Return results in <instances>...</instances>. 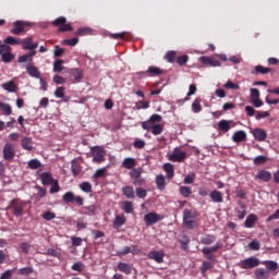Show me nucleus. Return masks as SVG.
<instances>
[{"instance_id":"15","label":"nucleus","mask_w":279,"mask_h":279,"mask_svg":"<svg viewBox=\"0 0 279 279\" xmlns=\"http://www.w3.org/2000/svg\"><path fill=\"white\" fill-rule=\"evenodd\" d=\"M148 258L155 260V263H163L165 260V252L163 251H151L148 254Z\"/></svg>"},{"instance_id":"48","label":"nucleus","mask_w":279,"mask_h":279,"mask_svg":"<svg viewBox=\"0 0 279 279\" xmlns=\"http://www.w3.org/2000/svg\"><path fill=\"white\" fill-rule=\"evenodd\" d=\"M71 171L74 178H77V175H80V173L82 172V169L80 168V165H77V162L72 161Z\"/></svg>"},{"instance_id":"51","label":"nucleus","mask_w":279,"mask_h":279,"mask_svg":"<svg viewBox=\"0 0 279 279\" xmlns=\"http://www.w3.org/2000/svg\"><path fill=\"white\" fill-rule=\"evenodd\" d=\"M106 171H108V168H100L98 170H96V172L94 173L93 178L95 180H99V178H104V175H106Z\"/></svg>"},{"instance_id":"2","label":"nucleus","mask_w":279,"mask_h":279,"mask_svg":"<svg viewBox=\"0 0 279 279\" xmlns=\"http://www.w3.org/2000/svg\"><path fill=\"white\" fill-rule=\"evenodd\" d=\"M134 186H145L147 182L143 178V168H135L129 172Z\"/></svg>"},{"instance_id":"20","label":"nucleus","mask_w":279,"mask_h":279,"mask_svg":"<svg viewBox=\"0 0 279 279\" xmlns=\"http://www.w3.org/2000/svg\"><path fill=\"white\" fill-rule=\"evenodd\" d=\"M254 276L256 279H269L270 272L269 270H265V268H257Z\"/></svg>"},{"instance_id":"23","label":"nucleus","mask_w":279,"mask_h":279,"mask_svg":"<svg viewBox=\"0 0 279 279\" xmlns=\"http://www.w3.org/2000/svg\"><path fill=\"white\" fill-rule=\"evenodd\" d=\"M247 138V133L245 131H238L232 135V141L234 143H243Z\"/></svg>"},{"instance_id":"28","label":"nucleus","mask_w":279,"mask_h":279,"mask_svg":"<svg viewBox=\"0 0 279 279\" xmlns=\"http://www.w3.org/2000/svg\"><path fill=\"white\" fill-rule=\"evenodd\" d=\"M256 215L250 214L244 221L245 228H254V226L256 225Z\"/></svg>"},{"instance_id":"3","label":"nucleus","mask_w":279,"mask_h":279,"mask_svg":"<svg viewBox=\"0 0 279 279\" xmlns=\"http://www.w3.org/2000/svg\"><path fill=\"white\" fill-rule=\"evenodd\" d=\"M16 157V149L14 148V144L8 142L4 144L2 148V158L8 162H12Z\"/></svg>"},{"instance_id":"46","label":"nucleus","mask_w":279,"mask_h":279,"mask_svg":"<svg viewBox=\"0 0 279 279\" xmlns=\"http://www.w3.org/2000/svg\"><path fill=\"white\" fill-rule=\"evenodd\" d=\"M2 58V62H4L5 64L12 62V60H14V53L8 51L1 54Z\"/></svg>"},{"instance_id":"26","label":"nucleus","mask_w":279,"mask_h":279,"mask_svg":"<svg viewBox=\"0 0 279 279\" xmlns=\"http://www.w3.org/2000/svg\"><path fill=\"white\" fill-rule=\"evenodd\" d=\"M163 171H166L168 180H173V177L175 175V169L173 168V165L165 163Z\"/></svg>"},{"instance_id":"10","label":"nucleus","mask_w":279,"mask_h":279,"mask_svg":"<svg viewBox=\"0 0 279 279\" xmlns=\"http://www.w3.org/2000/svg\"><path fill=\"white\" fill-rule=\"evenodd\" d=\"M195 216L190 209H184L183 211V223L187 230H193L195 228Z\"/></svg>"},{"instance_id":"21","label":"nucleus","mask_w":279,"mask_h":279,"mask_svg":"<svg viewBox=\"0 0 279 279\" xmlns=\"http://www.w3.org/2000/svg\"><path fill=\"white\" fill-rule=\"evenodd\" d=\"M122 167L124 169H135L134 167H136V159L132 158V157H126L124 158V160L122 161Z\"/></svg>"},{"instance_id":"60","label":"nucleus","mask_w":279,"mask_h":279,"mask_svg":"<svg viewBox=\"0 0 279 279\" xmlns=\"http://www.w3.org/2000/svg\"><path fill=\"white\" fill-rule=\"evenodd\" d=\"M66 90V88L64 86L58 87L54 90V96L57 97V99H62V97H64V92Z\"/></svg>"},{"instance_id":"49","label":"nucleus","mask_w":279,"mask_h":279,"mask_svg":"<svg viewBox=\"0 0 279 279\" xmlns=\"http://www.w3.org/2000/svg\"><path fill=\"white\" fill-rule=\"evenodd\" d=\"M255 73H259L260 75H267V73H271V69L265 68L263 65L255 66Z\"/></svg>"},{"instance_id":"61","label":"nucleus","mask_w":279,"mask_h":279,"mask_svg":"<svg viewBox=\"0 0 279 279\" xmlns=\"http://www.w3.org/2000/svg\"><path fill=\"white\" fill-rule=\"evenodd\" d=\"M248 247L250 250L258 252V250H260V242H258L257 240H253L252 242L248 243Z\"/></svg>"},{"instance_id":"53","label":"nucleus","mask_w":279,"mask_h":279,"mask_svg":"<svg viewBox=\"0 0 279 279\" xmlns=\"http://www.w3.org/2000/svg\"><path fill=\"white\" fill-rule=\"evenodd\" d=\"M86 268V266H84V264L82 262H78V263H74L72 266H71V269L72 271H84V269Z\"/></svg>"},{"instance_id":"6","label":"nucleus","mask_w":279,"mask_h":279,"mask_svg":"<svg viewBox=\"0 0 279 279\" xmlns=\"http://www.w3.org/2000/svg\"><path fill=\"white\" fill-rule=\"evenodd\" d=\"M29 23L28 22H24V21H15L13 23V27L11 28V34H13L14 36H21V34H23V32L27 31V27H29Z\"/></svg>"},{"instance_id":"43","label":"nucleus","mask_w":279,"mask_h":279,"mask_svg":"<svg viewBox=\"0 0 279 279\" xmlns=\"http://www.w3.org/2000/svg\"><path fill=\"white\" fill-rule=\"evenodd\" d=\"M78 187L83 193H93V184H90V182H82Z\"/></svg>"},{"instance_id":"8","label":"nucleus","mask_w":279,"mask_h":279,"mask_svg":"<svg viewBox=\"0 0 279 279\" xmlns=\"http://www.w3.org/2000/svg\"><path fill=\"white\" fill-rule=\"evenodd\" d=\"M62 201L65 204H73V202H75V204H77V206H84V198L82 196H75V193H73V192H66L62 196Z\"/></svg>"},{"instance_id":"31","label":"nucleus","mask_w":279,"mask_h":279,"mask_svg":"<svg viewBox=\"0 0 279 279\" xmlns=\"http://www.w3.org/2000/svg\"><path fill=\"white\" fill-rule=\"evenodd\" d=\"M2 88L4 90H8V93H16V83H14L13 81H9L7 83L2 84Z\"/></svg>"},{"instance_id":"9","label":"nucleus","mask_w":279,"mask_h":279,"mask_svg":"<svg viewBox=\"0 0 279 279\" xmlns=\"http://www.w3.org/2000/svg\"><path fill=\"white\" fill-rule=\"evenodd\" d=\"M52 25L54 27H59V32H73V26H71V24H66V17L64 16L57 17L52 22Z\"/></svg>"},{"instance_id":"22","label":"nucleus","mask_w":279,"mask_h":279,"mask_svg":"<svg viewBox=\"0 0 279 279\" xmlns=\"http://www.w3.org/2000/svg\"><path fill=\"white\" fill-rule=\"evenodd\" d=\"M22 144V148H24L26 151H32V149H34V142L32 140V137H24L21 141Z\"/></svg>"},{"instance_id":"56","label":"nucleus","mask_w":279,"mask_h":279,"mask_svg":"<svg viewBox=\"0 0 279 279\" xmlns=\"http://www.w3.org/2000/svg\"><path fill=\"white\" fill-rule=\"evenodd\" d=\"M20 276H29V274H34L33 267H24L19 269Z\"/></svg>"},{"instance_id":"64","label":"nucleus","mask_w":279,"mask_h":279,"mask_svg":"<svg viewBox=\"0 0 279 279\" xmlns=\"http://www.w3.org/2000/svg\"><path fill=\"white\" fill-rule=\"evenodd\" d=\"M87 34H90V28H88V27L78 28V29L75 32V35H76V36H86Z\"/></svg>"},{"instance_id":"33","label":"nucleus","mask_w":279,"mask_h":279,"mask_svg":"<svg viewBox=\"0 0 279 279\" xmlns=\"http://www.w3.org/2000/svg\"><path fill=\"white\" fill-rule=\"evenodd\" d=\"M239 206H240V208L242 209H236L235 208V213H236V215H238V218L239 219H245V216L247 215V211H245V203H243V202H239Z\"/></svg>"},{"instance_id":"38","label":"nucleus","mask_w":279,"mask_h":279,"mask_svg":"<svg viewBox=\"0 0 279 279\" xmlns=\"http://www.w3.org/2000/svg\"><path fill=\"white\" fill-rule=\"evenodd\" d=\"M40 167H43V163L38 159H31L27 162V168L28 169L36 170V169H40Z\"/></svg>"},{"instance_id":"36","label":"nucleus","mask_w":279,"mask_h":279,"mask_svg":"<svg viewBox=\"0 0 279 279\" xmlns=\"http://www.w3.org/2000/svg\"><path fill=\"white\" fill-rule=\"evenodd\" d=\"M35 189L37 193L35 194V198L37 199H43V197H46L47 195V189L40 186V185H35Z\"/></svg>"},{"instance_id":"29","label":"nucleus","mask_w":279,"mask_h":279,"mask_svg":"<svg viewBox=\"0 0 279 279\" xmlns=\"http://www.w3.org/2000/svg\"><path fill=\"white\" fill-rule=\"evenodd\" d=\"M221 247V244L216 243L214 246L210 247H203L202 253L204 256H208V254H214V252H217Z\"/></svg>"},{"instance_id":"5","label":"nucleus","mask_w":279,"mask_h":279,"mask_svg":"<svg viewBox=\"0 0 279 279\" xmlns=\"http://www.w3.org/2000/svg\"><path fill=\"white\" fill-rule=\"evenodd\" d=\"M93 154V162H97L101 165V162L106 161V150L101 146H95L92 148Z\"/></svg>"},{"instance_id":"25","label":"nucleus","mask_w":279,"mask_h":279,"mask_svg":"<svg viewBox=\"0 0 279 279\" xmlns=\"http://www.w3.org/2000/svg\"><path fill=\"white\" fill-rule=\"evenodd\" d=\"M155 182L159 191H165V189H167V181L165 180V175H157Z\"/></svg>"},{"instance_id":"17","label":"nucleus","mask_w":279,"mask_h":279,"mask_svg":"<svg viewBox=\"0 0 279 279\" xmlns=\"http://www.w3.org/2000/svg\"><path fill=\"white\" fill-rule=\"evenodd\" d=\"M209 197L214 204H223V194L218 190L211 191Z\"/></svg>"},{"instance_id":"19","label":"nucleus","mask_w":279,"mask_h":279,"mask_svg":"<svg viewBox=\"0 0 279 279\" xmlns=\"http://www.w3.org/2000/svg\"><path fill=\"white\" fill-rule=\"evenodd\" d=\"M40 181H41L43 186H50V184L53 183L54 179L51 175V172H43L40 174Z\"/></svg>"},{"instance_id":"47","label":"nucleus","mask_w":279,"mask_h":279,"mask_svg":"<svg viewBox=\"0 0 279 279\" xmlns=\"http://www.w3.org/2000/svg\"><path fill=\"white\" fill-rule=\"evenodd\" d=\"M163 131H165V128L161 124H153V129L150 130L154 136H158Z\"/></svg>"},{"instance_id":"30","label":"nucleus","mask_w":279,"mask_h":279,"mask_svg":"<svg viewBox=\"0 0 279 279\" xmlns=\"http://www.w3.org/2000/svg\"><path fill=\"white\" fill-rule=\"evenodd\" d=\"M202 110V98L196 97L192 102V111L197 114Z\"/></svg>"},{"instance_id":"54","label":"nucleus","mask_w":279,"mask_h":279,"mask_svg":"<svg viewBox=\"0 0 279 279\" xmlns=\"http://www.w3.org/2000/svg\"><path fill=\"white\" fill-rule=\"evenodd\" d=\"M195 178H197L195 172H191L184 178L183 182L184 184H193V182H195Z\"/></svg>"},{"instance_id":"50","label":"nucleus","mask_w":279,"mask_h":279,"mask_svg":"<svg viewBox=\"0 0 279 279\" xmlns=\"http://www.w3.org/2000/svg\"><path fill=\"white\" fill-rule=\"evenodd\" d=\"M4 45H21V38L16 39L12 36H8L5 39H4Z\"/></svg>"},{"instance_id":"13","label":"nucleus","mask_w":279,"mask_h":279,"mask_svg":"<svg viewBox=\"0 0 279 279\" xmlns=\"http://www.w3.org/2000/svg\"><path fill=\"white\" fill-rule=\"evenodd\" d=\"M252 134H253L255 141H258L259 143L267 141V131L266 130L256 128L253 130Z\"/></svg>"},{"instance_id":"37","label":"nucleus","mask_w":279,"mask_h":279,"mask_svg":"<svg viewBox=\"0 0 279 279\" xmlns=\"http://www.w3.org/2000/svg\"><path fill=\"white\" fill-rule=\"evenodd\" d=\"M83 209L85 210L84 215H87L88 217H95L97 215V206L95 205H89Z\"/></svg>"},{"instance_id":"59","label":"nucleus","mask_w":279,"mask_h":279,"mask_svg":"<svg viewBox=\"0 0 279 279\" xmlns=\"http://www.w3.org/2000/svg\"><path fill=\"white\" fill-rule=\"evenodd\" d=\"M77 43H80V38H77V37L63 40V45H68V47H75V45H77Z\"/></svg>"},{"instance_id":"44","label":"nucleus","mask_w":279,"mask_h":279,"mask_svg":"<svg viewBox=\"0 0 279 279\" xmlns=\"http://www.w3.org/2000/svg\"><path fill=\"white\" fill-rule=\"evenodd\" d=\"M196 93H197V86L195 84H191L189 87V93H187L186 97L181 101H190L192 95H195Z\"/></svg>"},{"instance_id":"41","label":"nucleus","mask_w":279,"mask_h":279,"mask_svg":"<svg viewBox=\"0 0 279 279\" xmlns=\"http://www.w3.org/2000/svg\"><path fill=\"white\" fill-rule=\"evenodd\" d=\"M215 241H217V238L215 235H205L204 238H202L201 243L203 245H213V243H215Z\"/></svg>"},{"instance_id":"58","label":"nucleus","mask_w":279,"mask_h":279,"mask_svg":"<svg viewBox=\"0 0 279 279\" xmlns=\"http://www.w3.org/2000/svg\"><path fill=\"white\" fill-rule=\"evenodd\" d=\"M135 193L140 199H145V197H147V191L143 190V187H136Z\"/></svg>"},{"instance_id":"16","label":"nucleus","mask_w":279,"mask_h":279,"mask_svg":"<svg viewBox=\"0 0 279 279\" xmlns=\"http://www.w3.org/2000/svg\"><path fill=\"white\" fill-rule=\"evenodd\" d=\"M260 264L264 265L266 270L270 274H276V271L279 269V265L275 260H264Z\"/></svg>"},{"instance_id":"32","label":"nucleus","mask_w":279,"mask_h":279,"mask_svg":"<svg viewBox=\"0 0 279 279\" xmlns=\"http://www.w3.org/2000/svg\"><path fill=\"white\" fill-rule=\"evenodd\" d=\"M122 194L125 195L128 199H134V187L126 185L122 189Z\"/></svg>"},{"instance_id":"7","label":"nucleus","mask_w":279,"mask_h":279,"mask_svg":"<svg viewBox=\"0 0 279 279\" xmlns=\"http://www.w3.org/2000/svg\"><path fill=\"white\" fill-rule=\"evenodd\" d=\"M168 160L170 162H184L186 160V151H182L180 147H175L172 154L168 156Z\"/></svg>"},{"instance_id":"42","label":"nucleus","mask_w":279,"mask_h":279,"mask_svg":"<svg viewBox=\"0 0 279 279\" xmlns=\"http://www.w3.org/2000/svg\"><path fill=\"white\" fill-rule=\"evenodd\" d=\"M122 209L124 210V213H126V215H132V213H134V205L131 201H125L123 203Z\"/></svg>"},{"instance_id":"35","label":"nucleus","mask_w":279,"mask_h":279,"mask_svg":"<svg viewBox=\"0 0 279 279\" xmlns=\"http://www.w3.org/2000/svg\"><path fill=\"white\" fill-rule=\"evenodd\" d=\"M148 77H156L158 75H162V70L158 66H149L148 68Z\"/></svg>"},{"instance_id":"18","label":"nucleus","mask_w":279,"mask_h":279,"mask_svg":"<svg viewBox=\"0 0 279 279\" xmlns=\"http://www.w3.org/2000/svg\"><path fill=\"white\" fill-rule=\"evenodd\" d=\"M117 267L122 274H125L126 276H130L134 269V267L131 264L123 262L118 263Z\"/></svg>"},{"instance_id":"12","label":"nucleus","mask_w":279,"mask_h":279,"mask_svg":"<svg viewBox=\"0 0 279 279\" xmlns=\"http://www.w3.org/2000/svg\"><path fill=\"white\" fill-rule=\"evenodd\" d=\"M20 45H22V49L28 51H33V49H38V43H34V37L32 36L21 39Z\"/></svg>"},{"instance_id":"14","label":"nucleus","mask_w":279,"mask_h":279,"mask_svg":"<svg viewBox=\"0 0 279 279\" xmlns=\"http://www.w3.org/2000/svg\"><path fill=\"white\" fill-rule=\"evenodd\" d=\"M271 173L267 170H259L255 174V180H260V182H270L271 181Z\"/></svg>"},{"instance_id":"52","label":"nucleus","mask_w":279,"mask_h":279,"mask_svg":"<svg viewBox=\"0 0 279 279\" xmlns=\"http://www.w3.org/2000/svg\"><path fill=\"white\" fill-rule=\"evenodd\" d=\"M175 56H178V53L173 50H170L166 53V60L167 62H170L171 64H173V62H175Z\"/></svg>"},{"instance_id":"63","label":"nucleus","mask_w":279,"mask_h":279,"mask_svg":"<svg viewBox=\"0 0 279 279\" xmlns=\"http://www.w3.org/2000/svg\"><path fill=\"white\" fill-rule=\"evenodd\" d=\"M267 162V157L265 156H257L254 158V165L258 166V165H265Z\"/></svg>"},{"instance_id":"1","label":"nucleus","mask_w":279,"mask_h":279,"mask_svg":"<svg viewBox=\"0 0 279 279\" xmlns=\"http://www.w3.org/2000/svg\"><path fill=\"white\" fill-rule=\"evenodd\" d=\"M25 206H27L26 201H22L21 198H13L9 203V210H11V214L13 217H23L25 215Z\"/></svg>"},{"instance_id":"40","label":"nucleus","mask_w":279,"mask_h":279,"mask_svg":"<svg viewBox=\"0 0 279 279\" xmlns=\"http://www.w3.org/2000/svg\"><path fill=\"white\" fill-rule=\"evenodd\" d=\"M0 109L2 110L5 117H10V114H12V106L5 102L0 101Z\"/></svg>"},{"instance_id":"62","label":"nucleus","mask_w":279,"mask_h":279,"mask_svg":"<svg viewBox=\"0 0 279 279\" xmlns=\"http://www.w3.org/2000/svg\"><path fill=\"white\" fill-rule=\"evenodd\" d=\"M208 269H213V264H210V262H203L202 267H201V271L204 276V274H206L208 271Z\"/></svg>"},{"instance_id":"57","label":"nucleus","mask_w":279,"mask_h":279,"mask_svg":"<svg viewBox=\"0 0 279 279\" xmlns=\"http://www.w3.org/2000/svg\"><path fill=\"white\" fill-rule=\"evenodd\" d=\"M186 62H189V56L187 54H183L177 58V64H179V66H184V64H186Z\"/></svg>"},{"instance_id":"24","label":"nucleus","mask_w":279,"mask_h":279,"mask_svg":"<svg viewBox=\"0 0 279 279\" xmlns=\"http://www.w3.org/2000/svg\"><path fill=\"white\" fill-rule=\"evenodd\" d=\"M125 221H128V218H125L124 215L116 216V219L113 220L114 230H119L121 226H124Z\"/></svg>"},{"instance_id":"55","label":"nucleus","mask_w":279,"mask_h":279,"mask_svg":"<svg viewBox=\"0 0 279 279\" xmlns=\"http://www.w3.org/2000/svg\"><path fill=\"white\" fill-rule=\"evenodd\" d=\"M50 193H60V184L58 183V180H54L52 183H50Z\"/></svg>"},{"instance_id":"39","label":"nucleus","mask_w":279,"mask_h":279,"mask_svg":"<svg viewBox=\"0 0 279 279\" xmlns=\"http://www.w3.org/2000/svg\"><path fill=\"white\" fill-rule=\"evenodd\" d=\"M218 128L221 132H230V122L228 120H220L218 122Z\"/></svg>"},{"instance_id":"45","label":"nucleus","mask_w":279,"mask_h":279,"mask_svg":"<svg viewBox=\"0 0 279 279\" xmlns=\"http://www.w3.org/2000/svg\"><path fill=\"white\" fill-rule=\"evenodd\" d=\"M179 193L180 195H182V197L186 198V197H191V194L193 193V191L189 186H180Z\"/></svg>"},{"instance_id":"27","label":"nucleus","mask_w":279,"mask_h":279,"mask_svg":"<svg viewBox=\"0 0 279 279\" xmlns=\"http://www.w3.org/2000/svg\"><path fill=\"white\" fill-rule=\"evenodd\" d=\"M26 71L31 77H36V80H40V70L36 68L35 65H28L26 68Z\"/></svg>"},{"instance_id":"4","label":"nucleus","mask_w":279,"mask_h":279,"mask_svg":"<svg viewBox=\"0 0 279 279\" xmlns=\"http://www.w3.org/2000/svg\"><path fill=\"white\" fill-rule=\"evenodd\" d=\"M260 265V259L257 257L251 256L245 259H242L239 264L238 267L240 269H254L255 267H258Z\"/></svg>"},{"instance_id":"34","label":"nucleus","mask_w":279,"mask_h":279,"mask_svg":"<svg viewBox=\"0 0 279 279\" xmlns=\"http://www.w3.org/2000/svg\"><path fill=\"white\" fill-rule=\"evenodd\" d=\"M63 63H64V60L57 59L53 62V73H62V71H64V68L62 66Z\"/></svg>"},{"instance_id":"11","label":"nucleus","mask_w":279,"mask_h":279,"mask_svg":"<svg viewBox=\"0 0 279 279\" xmlns=\"http://www.w3.org/2000/svg\"><path fill=\"white\" fill-rule=\"evenodd\" d=\"M162 216L154 211H150L144 216L146 226H154V223H158V221H162Z\"/></svg>"}]
</instances>
